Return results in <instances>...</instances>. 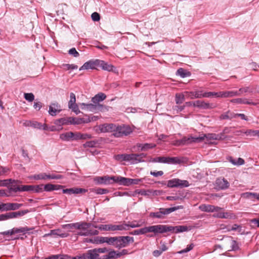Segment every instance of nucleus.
<instances>
[{"label":"nucleus","instance_id":"1","mask_svg":"<svg viewBox=\"0 0 259 259\" xmlns=\"http://www.w3.org/2000/svg\"><path fill=\"white\" fill-rule=\"evenodd\" d=\"M98 129L101 133H112L116 138L127 136L132 132L131 127L125 124L104 123L99 125Z\"/></svg>","mask_w":259,"mask_h":259},{"label":"nucleus","instance_id":"2","mask_svg":"<svg viewBox=\"0 0 259 259\" xmlns=\"http://www.w3.org/2000/svg\"><path fill=\"white\" fill-rule=\"evenodd\" d=\"M91 226V223L78 222L63 225H62V228L67 230L68 231H72V229H73L80 230L81 231L76 233V235L78 236H88L89 235H98L99 231L97 230L90 229Z\"/></svg>","mask_w":259,"mask_h":259},{"label":"nucleus","instance_id":"3","mask_svg":"<svg viewBox=\"0 0 259 259\" xmlns=\"http://www.w3.org/2000/svg\"><path fill=\"white\" fill-rule=\"evenodd\" d=\"M149 232L154 233L155 235L170 232L172 233H178L188 231L186 226H172L164 225H157L148 227Z\"/></svg>","mask_w":259,"mask_h":259},{"label":"nucleus","instance_id":"4","mask_svg":"<svg viewBox=\"0 0 259 259\" xmlns=\"http://www.w3.org/2000/svg\"><path fill=\"white\" fill-rule=\"evenodd\" d=\"M108 251L106 247L94 248L88 250L78 257L80 259H102L100 256L99 253H104Z\"/></svg>","mask_w":259,"mask_h":259},{"label":"nucleus","instance_id":"5","mask_svg":"<svg viewBox=\"0 0 259 259\" xmlns=\"http://www.w3.org/2000/svg\"><path fill=\"white\" fill-rule=\"evenodd\" d=\"M150 162H160L168 164H180L182 161L178 157H157L151 158Z\"/></svg>","mask_w":259,"mask_h":259},{"label":"nucleus","instance_id":"6","mask_svg":"<svg viewBox=\"0 0 259 259\" xmlns=\"http://www.w3.org/2000/svg\"><path fill=\"white\" fill-rule=\"evenodd\" d=\"M117 239L115 247L118 248L126 247L134 241V238L130 236H118L117 237Z\"/></svg>","mask_w":259,"mask_h":259},{"label":"nucleus","instance_id":"7","mask_svg":"<svg viewBox=\"0 0 259 259\" xmlns=\"http://www.w3.org/2000/svg\"><path fill=\"white\" fill-rule=\"evenodd\" d=\"M34 180H59L63 178V176L61 175H56L54 174H46V173H40L37 175H34L33 176Z\"/></svg>","mask_w":259,"mask_h":259},{"label":"nucleus","instance_id":"8","mask_svg":"<svg viewBox=\"0 0 259 259\" xmlns=\"http://www.w3.org/2000/svg\"><path fill=\"white\" fill-rule=\"evenodd\" d=\"M167 186L169 188L187 187L189 186L188 181L179 179H173L167 181Z\"/></svg>","mask_w":259,"mask_h":259},{"label":"nucleus","instance_id":"9","mask_svg":"<svg viewBox=\"0 0 259 259\" xmlns=\"http://www.w3.org/2000/svg\"><path fill=\"white\" fill-rule=\"evenodd\" d=\"M146 156V154L144 153L140 154H127L126 161L130 162L131 164H137L139 162H143V159Z\"/></svg>","mask_w":259,"mask_h":259},{"label":"nucleus","instance_id":"10","mask_svg":"<svg viewBox=\"0 0 259 259\" xmlns=\"http://www.w3.org/2000/svg\"><path fill=\"white\" fill-rule=\"evenodd\" d=\"M215 188L218 190H225L229 188V183L224 178H218L215 182Z\"/></svg>","mask_w":259,"mask_h":259},{"label":"nucleus","instance_id":"11","mask_svg":"<svg viewBox=\"0 0 259 259\" xmlns=\"http://www.w3.org/2000/svg\"><path fill=\"white\" fill-rule=\"evenodd\" d=\"M193 106L203 109H212L216 107V106L213 103H209L200 100L194 101Z\"/></svg>","mask_w":259,"mask_h":259},{"label":"nucleus","instance_id":"12","mask_svg":"<svg viewBox=\"0 0 259 259\" xmlns=\"http://www.w3.org/2000/svg\"><path fill=\"white\" fill-rule=\"evenodd\" d=\"M62 192L64 194H67L68 195L71 194H79L84 193L87 192V190L83 188H77V187H73L69 189H64L62 190Z\"/></svg>","mask_w":259,"mask_h":259},{"label":"nucleus","instance_id":"13","mask_svg":"<svg viewBox=\"0 0 259 259\" xmlns=\"http://www.w3.org/2000/svg\"><path fill=\"white\" fill-rule=\"evenodd\" d=\"M203 140V137H184L181 139L182 145H188L193 142H198Z\"/></svg>","mask_w":259,"mask_h":259},{"label":"nucleus","instance_id":"14","mask_svg":"<svg viewBox=\"0 0 259 259\" xmlns=\"http://www.w3.org/2000/svg\"><path fill=\"white\" fill-rule=\"evenodd\" d=\"M98 67V59L90 60L85 62L80 68L79 70L89 69H95Z\"/></svg>","mask_w":259,"mask_h":259},{"label":"nucleus","instance_id":"15","mask_svg":"<svg viewBox=\"0 0 259 259\" xmlns=\"http://www.w3.org/2000/svg\"><path fill=\"white\" fill-rule=\"evenodd\" d=\"M23 205V204L17 203H2V206L4 207V211L17 210Z\"/></svg>","mask_w":259,"mask_h":259},{"label":"nucleus","instance_id":"16","mask_svg":"<svg viewBox=\"0 0 259 259\" xmlns=\"http://www.w3.org/2000/svg\"><path fill=\"white\" fill-rule=\"evenodd\" d=\"M115 176L109 177L104 176L97 178L98 182L99 184H112L113 182L115 183Z\"/></svg>","mask_w":259,"mask_h":259},{"label":"nucleus","instance_id":"17","mask_svg":"<svg viewBox=\"0 0 259 259\" xmlns=\"http://www.w3.org/2000/svg\"><path fill=\"white\" fill-rule=\"evenodd\" d=\"M68 234L62 231L60 229H55L50 231V232L46 234V236H59L62 238H65L68 236Z\"/></svg>","mask_w":259,"mask_h":259},{"label":"nucleus","instance_id":"18","mask_svg":"<svg viewBox=\"0 0 259 259\" xmlns=\"http://www.w3.org/2000/svg\"><path fill=\"white\" fill-rule=\"evenodd\" d=\"M181 208L182 206H175L170 208H160V210L162 211L163 219L165 218L166 215Z\"/></svg>","mask_w":259,"mask_h":259},{"label":"nucleus","instance_id":"19","mask_svg":"<svg viewBox=\"0 0 259 259\" xmlns=\"http://www.w3.org/2000/svg\"><path fill=\"white\" fill-rule=\"evenodd\" d=\"M115 183L125 186H129L131 184V178H127L121 176L116 177Z\"/></svg>","mask_w":259,"mask_h":259},{"label":"nucleus","instance_id":"20","mask_svg":"<svg viewBox=\"0 0 259 259\" xmlns=\"http://www.w3.org/2000/svg\"><path fill=\"white\" fill-rule=\"evenodd\" d=\"M105 107L100 104H92L89 103L87 105V111L96 112L97 111H102Z\"/></svg>","mask_w":259,"mask_h":259},{"label":"nucleus","instance_id":"21","mask_svg":"<svg viewBox=\"0 0 259 259\" xmlns=\"http://www.w3.org/2000/svg\"><path fill=\"white\" fill-rule=\"evenodd\" d=\"M185 93L191 99L203 98V93L202 91H197L190 92H186Z\"/></svg>","mask_w":259,"mask_h":259},{"label":"nucleus","instance_id":"22","mask_svg":"<svg viewBox=\"0 0 259 259\" xmlns=\"http://www.w3.org/2000/svg\"><path fill=\"white\" fill-rule=\"evenodd\" d=\"M29 212V211L28 209L22 210L15 212H9V213L10 219L18 218L20 217H22L27 214V213H28Z\"/></svg>","mask_w":259,"mask_h":259},{"label":"nucleus","instance_id":"23","mask_svg":"<svg viewBox=\"0 0 259 259\" xmlns=\"http://www.w3.org/2000/svg\"><path fill=\"white\" fill-rule=\"evenodd\" d=\"M239 96L237 91H228L220 92V97L221 98H231Z\"/></svg>","mask_w":259,"mask_h":259},{"label":"nucleus","instance_id":"24","mask_svg":"<svg viewBox=\"0 0 259 259\" xmlns=\"http://www.w3.org/2000/svg\"><path fill=\"white\" fill-rule=\"evenodd\" d=\"M59 108L60 106L58 104L52 103L49 106V114L53 116H55L57 114V113H59L61 111Z\"/></svg>","mask_w":259,"mask_h":259},{"label":"nucleus","instance_id":"25","mask_svg":"<svg viewBox=\"0 0 259 259\" xmlns=\"http://www.w3.org/2000/svg\"><path fill=\"white\" fill-rule=\"evenodd\" d=\"M241 197L245 199L254 200V199L259 200V193L253 192H245L241 194Z\"/></svg>","mask_w":259,"mask_h":259},{"label":"nucleus","instance_id":"26","mask_svg":"<svg viewBox=\"0 0 259 259\" xmlns=\"http://www.w3.org/2000/svg\"><path fill=\"white\" fill-rule=\"evenodd\" d=\"M106 98V96L103 93H99L94 97L92 98V102L96 104H99V103L104 100Z\"/></svg>","mask_w":259,"mask_h":259},{"label":"nucleus","instance_id":"27","mask_svg":"<svg viewBox=\"0 0 259 259\" xmlns=\"http://www.w3.org/2000/svg\"><path fill=\"white\" fill-rule=\"evenodd\" d=\"M98 67H100L102 69L108 71L113 70L114 66L111 64H109L103 60H98Z\"/></svg>","mask_w":259,"mask_h":259},{"label":"nucleus","instance_id":"28","mask_svg":"<svg viewBox=\"0 0 259 259\" xmlns=\"http://www.w3.org/2000/svg\"><path fill=\"white\" fill-rule=\"evenodd\" d=\"M84 242L96 244H102V236H97L93 238H85Z\"/></svg>","mask_w":259,"mask_h":259},{"label":"nucleus","instance_id":"29","mask_svg":"<svg viewBox=\"0 0 259 259\" xmlns=\"http://www.w3.org/2000/svg\"><path fill=\"white\" fill-rule=\"evenodd\" d=\"M33 229V228H28L27 227H20L19 228H13V234L16 233H23V234H25L28 231L32 230Z\"/></svg>","mask_w":259,"mask_h":259},{"label":"nucleus","instance_id":"30","mask_svg":"<svg viewBox=\"0 0 259 259\" xmlns=\"http://www.w3.org/2000/svg\"><path fill=\"white\" fill-rule=\"evenodd\" d=\"M231 102L232 103H237V104L255 105V104L254 103L248 101L247 99H245V98L234 99L231 100Z\"/></svg>","mask_w":259,"mask_h":259},{"label":"nucleus","instance_id":"31","mask_svg":"<svg viewBox=\"0 0 259 259\" xmlns=\"http://www.w3.org/2000/svg\"><path fill=\"white\" fill-rule=\"evenodd\" d=\"M254 88L252 85L242 87L239 89L238 91L239 96H241L244 93H252L253 92Z\"/></svg>","mask_w":259,"mask_h":259},{"label":"nucleus","instance_id":"32","mask_svg":"<svg viewBox=\"0 0 259 259\" xmlns=\"http://www.w3.org/2000/svg\"><path fill=\"white\" fill-rule=\"evenodd\" d=\"M116 239H117V237H102V243H107L109 245H112L115 247Z\"/></svg>","mask_w":259,"mask_h":259},{"label":"nucleus","instance_id":"33","mask_svg":"<svg viewBox=\"0 0 259 259\" xmlns=\"http://www.w3.org/2000/svg\"><path fill=\"white\" fill-rule=\"evenodd\" d=\"M119 258L118 251L112 250L107 255H104L102 259H116Z\"/></svg>","mask_w":259,"mask_h":259},{"label":"nucleus","instance_id":"34","mask_svg":"<svg viewBox=\"0 0 259 259\" xmlns=\"http://www.w3.org/2000/svg\"><path fill=\"white\" fill-rule=\"evenodd\" d=\"M137 146L138 148H141V151H146L155 147L156 144L153 143L139 144Z\"/></svg>","mask_w":259,"mask_h":259},{"label":"nucleus","instance_id":"35","mask_svg":"<svg viewBox=\"0 0 259 259\" xmlns=\"http://www.w3.org/2000/svg\"><path fill=\"white\" fill-rule=\"evenodd\" d=\"M73 133L71 132H67L60 135V138L63 141H69L73 140Z\"/></svg>","mask_w":259,"mask_h":259},{"label":"nucleus","instance_id":"36","mask_svg":"<svg viewBox=\"0 0 259 259\" xmlns=\"http://www.w3.org/2000/svg\"><path fill=\"white\" fill-rule=\"evenodd\" d=\"M147 233H149L148 227H146L139 230H135L134 231L130 232V234L134 235H139L141 234H145Z\"/></svg>","mask_w":259,"mask_h":259},{"label":"nucleus","instance_id":"37","mask_svg":"<svg viewBox=\"0 0 259 259\" xmlns=\"http://www.w3.org/2000/svg\"><path fill=\"white\" fill-rule=\"evenodd\" d=\"M228 160L233 165H241L244 163V160L242 158H238L237 160L234 159L232 157L230 156L228 158Z\"/></svg>","mask_w":259,"mask_h":259},{"label":"nucleus","instance_id":"38","mask_svg":"<svg viewBox=\"0 0 259 259\" xmlns=\"http://www.w3.org/2000/svg\"><path fill=\"white\" fill-rule=\"evenodd\" d=\"M203 137V140L204 139V138H206L207 141H208L211 140H218L222 139L221 135H217L215 134H208L207 135H204Z\"/></svg>","mask_w":259,"mask_h":259},{"label":"nucleus","instance_id":"39","mask_svg":"<svg viewBox=\"0 0 259 259\" xmlns=\"http://www.w3.org/2000/svg\"><path fill=\"white\" fill-rule=\"evenodd\" d=\"M214 208V205L209 204H202L199 206L200 209L205 212H213Z\"/></svg>","mask_w":259,"mask_h":259},{"label":"nucleus","instance_id":"40","mask_svg":"<svg viewBox=\"0 0 259 259\" xmlns=\"http://www.w3.org/2000/svg\"><path fill=\"white\" fill-rule=\"evenodd\" d=\"M149 217L151 218H156L158 219H163L162 214V211L160 210V208L158 209L157 211L151 212L149 214Z\"/></svg>","mask_w":259,"mask_h":259},{"label":"nucleus","instance_id":"41","mask_svg":"<svg viewBox=\"0 0 259 259\" xmlns=\"http://www.w3.org/2000/svg\"><path fill=\"white\" fill-rule=\"evenodd\" d=\"M234 113L231 112L230 111H228L227 112L222 114L220 116V118L221 119H231L234 118Z\"/></svg>","mask_w":259,"mask_h":259},{"label":"nucleus","instance_id":"42","mask_svg":"<svg viewBox=\"0 0 259 259\" xmlns=\"http://www.w3.org/2000/svg\"><path fill=\"white\" fill-rule=\"evenodd\" d=\"M55 123L56 125H65V124H69V119L68 118H61L60 119H57Z\"/></svg>","mask_w":259,"mask_h":259},{"label":"nucleus","instance_id":"43","mask_svg":"<svg viewBox=\"0 0 259 259\" xmlns=\"http://www.w3.org/2000/svg\"><path fill=\"white\" fill-rule=\"evenodd\" d=\"M127 154H117L114 156V158L119 161H126Z\"/></svg>","mask_w":259,"mask_h":259},{"label":"nucleus","instance_id":"44","mask_svg":"<svg viewBox=\"0 0 259 259\" xmlns=\"http://www.w3.org/2000/svg\"><path fill=\"white\" fill-rule=\"evenodd\" d=\"M61 67L65 70H68L70 69H77L78 66L74 64H62Z\"/></svg>","mask_w":259,"mask_h":259},{"label":"nucleus","instance_id":"45","mask_svg":"<svg viewBox=\"0 0 259 259\" xmlns=\"http://www.w3.org/2000/svg\"><path fill=\"white\" fill-rule=\"evenodd\" d=\"M185 101V96L182 94L176 95V103L177 104H182Z\"/></svg>","mask_w":259,"mask_h":259},{"label":"nucleus","instance_id":"46","mask_svg":"<svg viewBox=\"0 0 259 259\" xmlns=\"http://www.w3.org/2000/svg\"><path fill=\"white\" fill-rule=\"evenodd\" d=\"M70 99L68 102V108L72 107V106L76 105V98L74 93H71L70 95Z\"/></svg>","mask_w":259,"mask_h":259},{"label":"nucleus","instance_id":"47","mask_svg":"<svg viewBox=\"0 0 259 259\" xmlns=\"http://www.w3.org/2000/svg\"><path fill=\"white\" fill-rule=\"evenodd\" d=\"M126 225L127 226L128 230H129V228H137L140 227L142 226V224H140L139 222L137 221H133L132 222H128L126 223Z\"/></svg>","mask_w":259,"mask_h":259},{"label":"nucleus","instance_id":"48","mask_svg":"<svg viewBox=\"0 0 259 259\" xmlns=\"http://www.w3.org/2000/svg\"><path fill=\"white\" fill-rule=\"evenodd\" d=\"M220 97V92H205L203 93V98H209L211 97Z\"/></svg>","mask_w":259,"mask_h":259},{"label":"nucleus","instance_id":"49","mask_svg":"<svg viewBox=\"0 0 259 259\" xmlns=\"http://www.w3.org/2000/svg\"><path fill=\"white\" fill-rule=\"evenodd\" d=\"M69 123L74 124H79L81 123L82 119L81 118H76L75 117H68Z\"/></svg>","mask_w":259,"mask_h":259},{"label":"nucleus","instance_id":"50","mask_svg":"<svg viewBox=\"0 0 259 259\" xmlns=\"http://www.w3.org/2000/svg\"><path fill=\"white\" fill-rule=\"evenodd\" d=\"M128 230L126 223H123L120 225H115V231Z\"/></svg>","mask_w":259,"mask_h":259},{"label":"nucleus","instance_id":"51","mask_svg":"<svg viewBox=\"0 0 259 259\" xmlns=\"http://www.w3.org/2000/svg\"><path fill=\"white\" fill-rule=\"evenodd\" d=\"M235 215L231 212H226L222 213V219H234Z\"/></svg>","mask_w":259,"mask_h":259},{"label":"nucleus","instance_id":"52","mask_svg":"<svg viewBox=\"0 0 259 259\" xmlns=\"http://www.w3.org/2000/svg\"><path fill=\"white\" fill-rule=\"evenodd\" d=\"M44 186L42 184L36 185V186H33V191L36 192V193L42 192L44 191Z\"/></svg>","mask_w":259,"mask_h":259},{"label":"nucleus","instance_id":"53","mask_svg":"<svg viewBox=\"0 0 259 259\" xmlns=\"http://www.w3.org/2000/svg\"><path fill=\"white\" fill-rule=\"evenodd\" d=\"M33 186L31 185H21V192L33 191Z\"/></svg>","mask_w":259,"mask_h":259},{"label":"nucleus","instance_id":"54","mask_svg":"<svg viewBox=\"0 0 259 259\" xmlns=\"http://www.w3.org/2000/svg\"><path fill=\"white\" fill-rule=\"evenodd\" d=\"M135 192L143 196H149L151 192L150 190H137Z\"/></svg>","mask_w":259,"mask_h":259},{"label":"nucleus","instance_id":"55","mask_svg":"<svg viewBox=\"0 0 259 259\" xmlns=\"http://www.w3.org/2000/svg\"><path fill=\"white\" fill-rule=\"evenodd\" d=\"M194 246V244L193 243H191L190 244L188 245L186 248L178 252V253L179 254H182L184 253L187 252L191 250H192Z\"/></svg>","mask_w":259,"mask_h":259},{"label":"nucleus","instance_id":"56","mask_svg":"<svg viewBox=\"0 0 259 259\" xmlns=\"http://www.w3.org/2000/svg\"><path fill=\"white\" fill-rule=\"evenodd\" d=\"M44 191L51 192V191H53L54 184L48 183L46 185H44Z\"/></svg>","mask_w":259,"mask_h":259},{"label":"nucleus","instance_id":"57","mask_svg":"<svg viewBox=\"0 0 259 259\" xmlns=\"http://www.w3.org/2000/svg\"><path fill=\"white\" fill-rule=\"evenodd\" d=\"M231 230L232 231H236L239 233H242V227L240 225H238L237 224H234L232 226Z\"/></svg>","mask_w":259,"mask_h":259},{"label":"nucleus","instance_id":"58","mask_svg":"<svg viewBox=\"0 0 259 259\" xmlns=\"http://www.w3.org/2000/svg\"><path fill=\"white\" fill-rule=\"evenodd\" d=\"M24 98L28 102H32L34 99V96L32 93H25Z\"/></svg>","mask_w":259,"mask_h":259},{"label":"nucleus","instance_id":"59","mask_svg":"<svg viewBox=\"0 0 259 259\" xmlns=\"http://www.w3.org/2000/svg\"><path fill=\"white\" fill-rule=\"evenodd\" d=\"M96 144H97L96 142H95L94 141H88L86 143H85L84 144H83L82 146L84 148H87V147L92 148V147H94Z\"/></svg>","mask_w":259,"mask_h":259},{"label":"nucleus","instance_id":"60","mask_svg":"<svg viewBox=\"0 0 259 259\" xmlns=\"http://www.w3.org/2000/svg\"><path fill=\"white\" fill-rule=\"evenodd\" d=\"M10 190L12 192H17L18 191L21 192V185H12L9 188Z\"/></svg>","mask_w":259,"mask_h":259},{"label":"nucleus","instance_id":"61","mask_svg":"<svg viewBox=\"0 0 259 259\" xmlns=\"http://www.w3.org/2000/svg\"><path fill=\"white\" fill-rule=\"evenodd\" d=\"M231 249H229V250H236L239 248L238 244L235 240H231Z\"/></svg>","mask_w":259,"mask_h":259},{"label":"nucleus","instance_id":"62","mask_svg":"<svg viewBox=\"0 0 259 259\" xmlns=\"http://www.w3.org/2000/svg\"><path fill=\"white\" fill-rule=\"evenodd\" d=\"M69 54L73 56L74 57H77L79 56V54L78 52L76 50L75 48H73L70 49L68 51Z\"/></svg>","mask_w":259,"mask_h":259},{"label":"nucleus","instance_id":"63","mask_svg":"<svg viewBox=\"0 0 259 259\" xmlns=\"http://www.w3.org/2000/svg\"><path fill=\"white\" fill-rule=\"evenodd\" d=\"M177 74L179 75L181 77L183 78L186 76V72L185 70L182 68L178 69Z\"/></svg>","mask_w":259,"mask_h":259},{"label":"nucleus","instance_id":"64","mask_svg":"<svg viewBox=\"0 0 259 259\" xmlns=\"http://www.w3.org/2000/svg\"><path fill=\"white\" fill-rule=\"evenodd\" d=\"M45 259H64V258L61 255L56 254L49 256L47 257H46Z\"/></svg>","mask_w":259,"mask_h":259}]
</instances>
